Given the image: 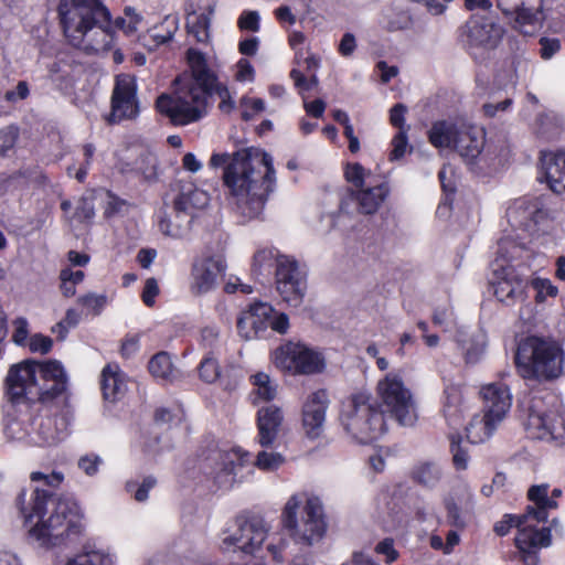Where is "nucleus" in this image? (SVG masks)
Listing matches in <instances>:
<instances>
[{
	"label": "nucleus",
	"mask_w": 565,
	"mask_h": 565,
	"mask_svg": "<svg viewBox=\"0 0 565 565\" xmlns=\"http://www.w3.org/2000/svg\"><path fill=\"white\" fill-rule=\"evenodd\" d=\"M209 166L223 168L222 180L228 200L245 218H255L264 210L276 184L273 157L257 148L233 153L213 152Z\"/></svg>",
	"instance_id": "nucleus-1"
},
{
	"label": "nucleus",
	"mask_w": 565,
	"mask_h": 565,
	"mask_svg": "<svg viewBox=\"0 0 565 565\" xmlns=\"http://www.w3.org/2000/svg\"><path fill=\"white\" fill-rule=\"evenodd\" d=\"M22 514L29 539L43 548L65 545L82 532L79 505L70 498L53 494L40 487L34 489Z\"/></svg>",
	"instance_id": "nucleus-2"
},
{
	"label": "nucleus",
	"mask_w": 565,
	"mask_h": 565,
	"mask_svg": "<svg viewBox=\"0 0 565 565\" xmlns=\"http://www.w3.org/2000/svg\"><path fill=\"white\" fill-rule=\"evenodd\" d=\"M57 12L71 45L96 54L113 47L111 14L100 0H60Z\"/></svg>",
	"instance_id": "nucleus-3"
},
{
	"label": "nucleus",
	"mask_w": 565,
	"mask_h": 565,
	"mask_svg": "<svg viewBox=\"0 0 565 565\" xmlns=\"http://www.w3.org/2000/svg\"><path fill=\"white\" fill-rule=\"evenodd\" d=\"M529 252L523 245L504 237L499 241L498 257L492 264L491 285L497 299L513 305L523 299L529 265L522 259Z\"/></svg>",
	"instance_id": "nucleus-4"
},
{
	"label": "nucleus",
	"mask_w": 565,
	"mask_h": 565,
	"mask_svg": "<svg viewBox=\"0 0 565 565\" xmlns=\"http://www.w3.org/2000/svg\"><path fill=\"white\" fill-rule=\"evenodd\" d=\"M281 525L296 544L315 545L327 532L322 502L308 493L292 494L282 509Z\"/></svg>",
	"instance_id": "nucleus-5"
},
{
	"label": "nucleus",
	"mask_w": 565,
	"mask_h": 565,
	"mask_svg": "<svg viewBox=\"0 0 565 565\" xmlns=\"http://www.w3.org/2000/svg\"><path fill=\"white\" fill-rule=\"evenodd\" d=\"M515 364L523 379L553 380L563 373L564 351L556 341L527 337L518 345Z\"/></svg>",
	"instance_id": "nucleus-6"
},
{
	"label": "nucleus",
	"mask_w": 565,
	"mask_h": 565,
	"mask_svg": "<svg viewBox=\"0 0 565 565\" xmlns=\"http://www.w3.org/2000/svg\"><path fill=\"white\" fill-rule=\"evenodd\" d=\"M347 436L358 444H370L386 431L384 415L367 393H355L343 401L339 415Z\"/></svg>",
	"instance_id": "nucleus-7"
},
{
	"label": "nucleus",
	"mask_w": 565,
	"mask_h": 565,
	"mask_svg": "<svg viewBox=\"0 0 565 565\" xmlns=\"http://www.w3.org/2000/svg\"><path fill=\"white\" fill-rule=\"evenodd\" d=\"M210 90L211 88L195 83L193 78L178 77L174 81L173 95L159 96L157 109L168 116L173 125H189L206 114Z\"/></svg>",
	"instance_id": "nucleus-8"
},
{
	"label": "nucleus",
	"mask_w": 565,
	"mask_h": 565,
	"mask_svg": "<svg viewBox=\"0 0 565 565\" xmlns=\"http://www.w3.org/2000/svg\"><path fill=\"white\" fill-rule=\"evenodd\" d=\"M429 141L437 148L457 151L470 164L483 150L486 132L481 127L466 121L439 120L429 130Z\"/></svg>",
	"instance_id": "nucleus-9"
},
{
	"label": "nucleus",
	"mask_w": 565,
	"mask_h": 565,
	"mask_svg": "<svg viewBox=\"0 0 565 565\" xmlns=\"http://www.w3.org/2000/svg\"><path fill=\"white\" fill-rule=\"evenodd\" d=\"M513 228L523 230L531 236L553 234L556 231L555 213L541 196H522L513 200L505 212Z\"/></svg>",
	"instance_id": "nucleus-10"
},
{
	"label": "nucleus",
	"mask_w": 565,
	"mask_h": 565,
	"mask_svg": "<svg viewBox=\"0 0 565 565\" xmlns=\"http://www.w3.org/2000/svg\"><path fill=\"white\" fill-rule=\"evenodd\" d=\"M376 395L382 407L401 425L415 424L417 419L415 402L401 372L392 371L380 379L376 384Z\"/></svg>",
	"instance_id": "nucleus-11"
},
{
	"label": "nucleus",
	"mask_w": 565,
	"mask_h": 565,
	"mask_svg": "<svg viewBox=\"0 0 565 565\" xmlns=\"http://www.w3.org/2000/svg\"><path fill=\"white\" fill-rule=\"evenodd\" d=\"M497 8L513 30L533 35L543 28L552 4L550 0H497Z\"/></svg>",
	"instance_id": "nucleus-12"
},
{
	"label": "nucleus",
	"mask_w": 565,
	"mask_h": 565,
	"mask_svg": "<svg viewBox=\"0 0 565 565\" xmlns=\"http://www.w3.org/2000/svg\"><path fill=\"white\" fill-rule=\"evenodd\" d=\"M268 529L258 518L237 516L226 523L221 533L220 546L223 551H241L254 554L263 545Z\"/></svg>",
	"instance_id": "nucleus-13"
},
{
	"label": "nucleus",
	"mask_w": 565,
	"mask_h": 565,
	"mask_svg": "<svg viewBox=\"0 0 565 565\" xmlns=\"http://www.w3.org/2000/svg\"><path fill=\"white\" fill-rule=\"evenodd\" d=\"M268 329L286 333L289 329V318L286 313L277 312L267 302L252 303L237 320L238 333L245 340L260 338Z\"/></svg>",
	"instance_id": "nucleus-14"
},
{
	"label": "nucleus",
	"mask_w": 565,
	"mask_h": 565,
	"mask_svg": "<svg viewBox=\"0 0 565 565\" xmlns=\"http://www.w3.org/2000/svg\"><path fill=\"white\" fill-rule=\"evenodd\" d=\"M277 369L290 375H311L326 367L322 354L302 343L287 342L273 352Z\"/></svg>",
	"instance_id": "nucleus-15"
},
{
	"label": "nucleus",
	"mask_w": 565,
	"mask_h": 565,
	"mask_svg": "<svg viewBox=\"0 0 565 565\" xmlns=\"http://www.w3.org/2000/svg\"><path fill=\"white\" fill-rule=\"evenodd\" d=\"M525 429L531 438L565 445V413L545 409L542 399L534 398L529 408Z\"/></svg>",
	"instance_id": "nucleus-16"
},
{
	"label": "nucleus",
	"mask_w": 565,
	"mask_h": 565,
	"mask_svg": "<svg viewBox=\"0 0 565 565\" xmlns=\"http://www.w3.org/2000/svg\"><path fill=\"white\" fill-rule=\"evenodd\" d=\"M249 461V454L241 448L231 451L213 450L203 460L201 469L212 477L220 488L230 489L243 476L241 469Z\"/></svg>",
	"instance_id": "nucleus-17"
},
{
	"label": "nucleus",
	"mask_w": 565,
	"mask_h": 565,
	"mask_svg": "<svg viewBox=\"0 0 565 565\" xmlns=\"http://www.w3.org/2000/svg\"><path fill=\"white\" fill-rule=\"evenodd\" d=\"M42 363L25 360L10 367L7 375V387L10 401L20 405L35 403L40 388V369Z\"/></svg>",
	"instance_id": "nucleus-18"
},
{
	"label": "nucleus",
	"mask_w": 565,
	"mask_h": 565,
	"mask_svg": "<svg viewBox=\"0 0 565 565\" xmlns=\"http://www.w3.org/2000/svg\"><path fill=\"white\" fill-rule=\"evenodd\" d=\"M534 514H522L518 519V534L515 545L522 554L525 565L539 564V552L551 545V529L546 526L537 527L539 523Z\"/></svg>",
	"instance_id": "nucleus-19"
},
{
	"label": "nucleus",
	"mask_w": 565,
	"mask_h": 565,
	"mask_svg": "<svg viewBox=\"0 0 565 565\" xmlns=\"http://www.w3.org/2000/svg\"><path fill=\"white\" fill-rule=\"evenodd\" d=\"M504 34L503 26L488 17H472L466 24L467 44L475 58L494 50Z\"/></svg>",
	"instance_id": "nucleus-20"
},
{
	"label": "nucleus",
	"mask_w": 565,
	"mask_h": 565,
	"mask_svg": "<svg viewBox=\"0 0 565 565\" xmlns=\"http://www.w3.org/2000/svg\"><path fill=\"white\" fill-rule=\"evenodd\" d=\"M72 420L71 411L65 407L57 415L41 414L31 423L32 436L29 446L52 447L58 445L68 436Z\"/></svg>",
	"instance_id": "nucleus-21"
},
{
	"label": "nucleus",
	"mask_w": 565,
	"mask_h": 565,
	"mask_svg": "<svg viewBox=\"0 0 565 565\" xmlns=\"http://www.w3.org/2000/svg\"><path fill=\"white\" fill-rule=\"evenodd\" d=\"M136 92V81L131 75L120 74L116 76L111 96V111L108 117L109 122L116 124L137 117L139 108Z\"/></svg>",
	"instance_id": "nucleus-22"
},
{
	"label": "nucleus",
	"mask_w": 565,
	"mask_h": 565,
	"mask_svg": "<svg viewBox=\"0 0 565 565\" xmlns=\"http://www.w3.org/2000/svg\"><path fill=\"white\" fill-rule=\"evenodd\" d=\"M225 270L220 255L204 253L198 256L191 267L190 289L193 295H205L217 286L218 276Z\"/></svg>",
	"instance_id": "nucleus-23"
},
{
	"label": "nucleus",
	"mask_w": 565,
	"mask_h": 565,
	"mask_svg": "<svg viewBox=\"0 0 565 565\" xmlns=\"http://www.w3.org/2000/svg\"><path fill=\"white\" fill-rule=\"evenodd\" d=\"M40 388L41 395L36 402L42 404L58 399L64 406L68 401L67 374L61 362L51 360L42 363L40 369Z\"/></svg>",
	"instance_id": "nucleus-24"
},
{
	"label": "nucleus",
	"mask_w": 565,
	"mask_h": 565,
	"mask_svg": "<svg viewBox=\"0 0 565 565\" xmlns=\"http://www.w3.org/2000/svg\"><path fill=\"white\" fill-rule=\"evenodd\" d=\"M285 414L277 404H265L256 414L257 435L255 441L262 448H271L282 428Z\"/></svg>",
	"instance_id": "nucleus-25"
},
{
	"label": "nucleus",
	"mask_w": 565,
	"mask_h": 565,
	"mask_svg": "<svg viewBox=\"0 0 565 565\" xmlns=\"http://www.w3.org/2000/svg\"><path fill=\"white\" fill-rule=\"evenodd\" d=\"M329 406V395L324 390L312 392L302 405V426L306 435L318 438L324 426L326 412Z\"/></svg>",
	"instance_id": "nucleus-26"
},
{
	"label": "nucleus",
	"mask_w": 565,
	"mask_h": 565,
	"mask_svg": "<svg viewBox=\"0 0 565 565\" xmlns=\"http://www.w3.org/2000/svg\"><path fill=\"white\" fill-rule=\"evenodd\" d=\"M482 412L497 420L503 422L512 406V394L508 385L492 382L481 386Z\"/></svg>",
	"instance_id": "nucleus-27"
},
{
	"label": "nucleus",
	"mask_w": 565,
	"mask_h": 565,
	"mask_svg": "<svg viewBox=\"0 0 565 565\" xmlns=\"http://www.w3.org/2000/svg\"><path fill=\"white\" fill-rule=\"evenodd\" d=\"M540 169L551 191L565 194V148L541 151Z\"/></svg>",
	"instance_id": "nucleus-28"
},
{
	"label": "nucleus",
	"mask_w": 565,
	"mask_h": 565,
	"mask_svg": "<svg viewBox=\"0 0 565 565\" xmlns=\"http://www.w3.org/2000/svg\"><path fill=\"white\" fill-rule=\"evenodd\" d=\"M391 193L387 182H381L374 186H364L352 192V198L362 214L376 213Z\"/></svg>",
	"instance_id": "nucleus-29"
},
{
	"label": "nucleus",
	"mask_w": 565,
	"mask_h": 565,
	"mask_svg": "<svg viewBox=\"0 0 565 565\" xmlns=\"http://www.w3.org/2000/svg\"><path fill=\"white\" fill-rule=\"evenodd\" d=\"M185 58L190 74H183L180 77L193 78L195 83L211 88V85L215 84L217 76L210 68L206 54L195 47H190L186 51Z\"/></svg>",
	"instance_id": "nucleus-30"
},
{
	"label": "nucleus",
	"mask_w": 565,
	"mask_h": 565,
	"mask_svg": "<svg viewBox=\"0 0 565 565\" xmlns=\"http://www.w3.org/2000/svg\"><path fill=\"white\" fill-rule=\"evenodd\" d=\"M102 391L109 402L120 399L127 391V379L117 364H107L102 371Z\"/></svg>",
	"instance_id": "nucleus-31"
},
{
	"label": "nucleus",
	"mask_w": 565,
	"mask_h": 565,
	"mask_svg": "<svg viewBox=\"0 0 565 565\" xmlns=\"http://www.w3.org/2000/svg\"><path fill=\"white\" fill-rule=\"evenodd\" d=\"M502 422L484 412L476 414L466 427L467 438L471 444H481L490 439Z\"/></svg>",
	"instance_id": "nucleus-32"
},
{
	"label": "nucleus",
	"mask_w": 565,
	"mask_h": 565,
	"mask_svg": "<svg viewBox=\"0 0 565 565\" xmlns=\"http://www.w3.org/2000/svg\"><path fill=\"white\" fill-rule=\"evenodd\" d=\"M527 497L533 505L527 507L524 514H534L536 521L546 522L548 511L557 508L556 500L548 497L547 484L532 486L527 491Z\"/></svg>",
	"instance_id": "nucleus-33"
},
{
	"label": "nucleus",
	"mask_w": 565,
	"mask_h": 565,
	"mask_svg": "<svg viewBox=\"0 0 565 565\" xmlns=\"http://www.w3.org/2000/svg\"><path fill=\"white\" fill-rule=\"evenodd\" d=\"M61 565H116V556L108 550L85 545Z\"/></svg>",
	"instance_id": "nucleus-34"
},
{
	"label": "nucleus",
	"mask_w": 565,
	"mask_h": 565,
	"mask_svg": "<svg viewBox=\"0 0 565 565\" xmlns=\"http://www.w3.org/2000/svg\"><path fill=\"white\" fill-rule=\"evenodd\" d=\"M443 414L451 427H457L462 419L463 405L458 385L447 384L444 390Z\"/></svg>",
	"instance_id": "nucleus-35"
},
{
	"label": "nucleus",
	"mask_w": 565,
	"mask_h": 565,
	"mask_svg": "<svg viewBox=\"0 0 565 565\" xmlns=\"http://www.w3.org/2000/svg\"><path fill=\"white\" fill-rule=\"evenodd\" d=\"M457 342L467 363L479 361L486 349V334L480 332L468 333L465 330L457 332Z\"/></svg>",
	"instance_id": "nucleus-36"
},
{
	"label": "nucleus",
	"mask_w": 565,
	"mask_h": 565,
	"mask_svg": "<svg viewBox=\"0 0 565 565\" xmlns=\"http://www.w3.org/2000/svg\"><path fill=\"white\" fill-rule=\"evenodd\" d=\"M209 202L210 195L206 191L192 189L180 193L174 200V206L177 212H183L192 217L195 211L203 210L209 205Z\"/></svg>",
	"instance_id": "nucleus-37"
},
{
	"label": "nucleus",
	"mask_w": 565,
	"mask_h": 565,
	"mask_svg": "<svg viewBox=\"0 0 565 565\" xmlns=\"http://www.w3.org/2000/svg\"><path fill=\"white\" fill-rule=\"evenodd\" d=\"M192 217L183 212H177L175 206L171 214L164 215L159 221V228L162 234L172 238H182L190 228Z\"/></svg>",
	"instance_id": "nucleus-38"
},
{
	"label": "nucleus",
	"mask_w": 565,
	"mask_h": 565,
	"mask_svg": "<svg viewBox=\"0 0 565 565\" xmlns=\"http://www.w3.org/2000/svg\"><path fill=\"white\" fill-rule=\"evenodd\" d=\"M250 380L254 386L252 393L253 404L257 405L262 402L270 404L269 402L274 401L278 393L277 383L264 372L254 374Z\"/></svg>",
	"instance_id": "nucleus-39"
},
{
	"label": "nucleus",
	"mask_w": 565,
	"mask_h": 565,
	"mask_svg": "<svg viewBox=\"0 0 565 565\" xmlns=\"http://www.w3.org/2000/svg\"><path fill=\"white\" fill-rule=\"evenodd\" d=\"M148 369L154 379L164 383H171L177 377L171 356L167 352L154 354L148 363Z\"/></svg>",
	"instance_id": "nucleus-40"
},
{
	"label": "nucleus",
	"mask_w": 565,
	"mask_h": 565,
	"mask_svg": "<svg viewBox=\"0 0 565 565\" xmlns=\"http://www.w3.org/2000/svg\"><path fill=\"white\" fill-rule=\"evenodd\" d=\"M210 24L211 19L207 13H190L186 19L189 36L193 38L198 43L207 44L210 42Z\"/></svg>",
	"instance_id": "nucleus-41"
},
{
	"label": "nucleus",
	"mask_w": 565,
	"mask_h": 565,
	"mask_svg": "<svg viewBox=\"0 0 565 565\" xmlns=\"http://www.w3.org/2000/svg\"><path fill=\"white\" fill-rule=\"evenodd\" d=\"M380 24L390 32L406 30L412 24V18L406 11L390 8L383 11Z\"/></svg>",
	"instance_id": "nucleus-42"
},
{
	"label": "nucleus",
	"mask_w": 565,
	"mask_h": 565,
	"mask_svg": "<svg viewBox=\"0 0 565 565\" xmlns=\"http://www.w3.org/2000/svg\"><path fill=\"white\" fill-rule=\"evenodd\" d=\"M414 479L425 487H435L443 477V470L435 462H420L413 470Z\"/></svg>",
	"instance_id": "nucleus-43"
},
{
	"label": "nucleus",
	"mask_w": 565,
	"mask_h": 565,
	"mask_svg": "<svg viewBox=\"0 0 565 565\" xmlns=\"http://www.w3.org/2000/svg\"><path fill=\"white\" fill-rule=\"evenodd\" d=\"M277 291L285 302L291 307H298L302 302L306 291V280H292L291 282L276 284Z\"/></svg>",
	"instance_id": "nucleus-44"
},
{
	"label": "nucleus",
	"mask_w": 565,
	"mask_h": 565,
	"mask_svg": "<svg viewBox=\"0 0 565 565\" xmlns=\"http://www.w3.org/2000/svg\"><path fill=\"white\" fill-rule=\"evenodd\" d=\"M179 19L175 15H167L161 26H156L148 31V36L153 40V44L149 45L150 49L170 41L178 30Z\"/></svg>",
	"instance_id": "nucleus-45"
},
{
	"label": "nucleus",
	"mask_w": 565,
	"mask_h": 565,
	"mask_svg": "<svg viewBox=\"0 0 565 565\" xmlns=\"http://www.w3.org/2000/svg\"><path fill=\"white\" fill-rule=\"evenodd\" d=\"M28 418H11L7 417L4 434L8 439L24 443L29 445V439L32 436V427L30 429L26 425Z\"/></svg>",
	"instance_id": "nucleus-46"
},
{
	"label": "nucleus",
	"mask_w": 565,
	"mask_h": 565,
	"mask_svg": "<svg viewBox=\"0 0 565 565\" xmlns=\"http://www.w3.org/2000/svg\"><path fill=\"white\" fill-rule=\"evenodd\" d=\"M306 280L302 273L299 270L295 260L280 256L277 260L276 269V284L288 282L292 280Z\"/></svg>",
	"instance_id": "nucleus-47"
},
{
	"label": "nucleus",
	"mask_w": 565,
	"mask_h": 565,
	"mask_svg": "<svg viewBox=\"0 0 565 565\" xmlns=\"http://www.w3.org/2000/svg\"><path fill=\"white\" fill-rule=\"evenodd\" d=\"M267 449L264 448L256 455L254 467L265 472H274L286 462V458L281 452L268 451Z\"/></svg>",
	"instance_id": "nucleus-48"
},
{
	"label": "nucleus",
	"mask_w": 565,
	"mask_h": 565,
	"mask_svg": "<svg viewBox=\"0 0 565 565\" xmlns=\"http://www.w3.org/2000/svg\"><path fill=\"white\" fill-rule=\"evenodd\" d=\"M344 177L349 183L355 186L356 190H360L367 185L372 171L358 162H349L344 169Z\"/></svg>",
	"instance_id": "nucleus-49"
},
{
	"label": "nucleus",
	"mask_w": 565,
	"mask_h": 565,
	"mask_svg": "<svg viewBox=\"0 0 565 565\" xmlns=\"http://www.w3.org/2000/svg\"><path fill=\"white\" fill-rule=\"evenodd\" d=\"M450 450L452 461L457 470H465L469 462L468 446L462 443L459 436H450Z\"/></svg>",
	"instance_id": "nucleus-50"
},
{
	"label": "nucleus",
	"mask_w": 565,
	"mask_h": 565,
	"mask_svg": "<svg viewBox=\"0 0 565 565\" xmlns=\"http://www.w3.org/2000/svg\"><path fill=\"white\" fill-rule=\"evenodd\" d=\"M277 253L271 248L259 249L254 256V271L258 274L269 273L271 267L277 264Z\"/></svg>",
	"instance_id": "nucleus-51"
},
{
	"label": "nucleus",
	"mask_w": 565,
	"mask_h": 565,
	"mask_svg": "<svg viewBox=\"0 0 565 565\" xmlns=\"http://www.w3.org/2000/svg\"><path fill=\"white\" fill-rule=\"evenodd\" d=\"M533 289L536 291L535 299L537 302H544L548 297H556L558 288L547 278L536 277L531 281Z\"/></svg>",
	"instance_id": "nucleus-52"
},
{
	"label": "nucleus",
	"mask_w": 565,
	"mask_h": 565,
	"mask_svg": "<svg viewBox=\"0 0 565 565\" xmlns=\"http://www.w3.org/2000/svg\"><path fill=\"white\" fill-rule=\"evenodd\" d=\"M221 374L217 361L211 356H205L199 365L200 379L206 383H214Z\"/></svg>",
	"instance_id": "nucleus-53"
},
{
	"label": "nucleus",
	"mask_w": 565,
	"mask_h": 565,
	"mask_svg": "<svg viewBox=\"0 0 565 565\" xmlns=\"http://www.w3.org/2000/svg\"><path fill=\"white\" fill-rule=\"evenodd\" d=\"M29 321L24 317H18L12 321L11 339L14 344L25 347L30 340Z\"/></svg>",
	"instance_id": "nucleus-54"
},
{
	"label": "nucleus",
	"mask_w": 565,
	"mask_h": 565,
	"mask_svg": "<svg viewBox=\"0 0 565 565\" xmlns=\"http://www.w3.org/2000/svg\"><path fill=\"white\" fill-rule=\"evenodd\" d=\"M239 107L242 118L248 121L265 110V102L260 98L244 96L239 102Z\"/></svg>",
	"instance_id": "nucleus-55"
},
{
	"label": "nucleus",
	"mask_w": 565,
	"mask_h": 565,
	"mask_svg": "<svg viewBox=\"0 0 565 565\" xmlns=\"http://www.w3.org/2000/svg\"><path fill=\"white\" fill-rule=\"evenodd\" d=\"M104 459L97 454H85L78 458L77 467L87 476L95 477L99 472Z\"/></svg>",
	"instance_id": "nucleus-56"
},
{
	"label": "nucleus",
	"mask_w": 565,
	"mask_h": 565,
	"mask_svg": "<svg viewBox=\"0 0 565 565\" xmlns=\"http://www.w3.org/2000/svg\"><path fill=\"white\" fill-rule=\"evenodd\" d=\"M49 76L52 82L60 87L67 86L70 83L68 65L63 61H53L49 66Z\"/></svg>",
	"instance_id": "nucleus-57"
},
{
	"label": "nucleus",
	"mask_w": 565,
	"mask_h": 565,
	"mask_svg": "<svg viewBox=\"0 0 565 565\" xmlns=\"http://www.w3.org/2000/svg\"><path fill=\"white\" fill-rule=\"evenodd\" d=\"M126 18L116 20L117 26L124 30L126 34H134L142 20V17L131 7L125 9Z\"/></svg>",
	"instance_id": "nucleus-58"
},
{
	"label": "nucleus",
	"mask_w": 565,
	"mask_h": 565,
	"mask_svg": "<svg viewBox=\"0 0 565 565\" xmlns=\"http://www.w3.org/2000/svg\"><path fill=\"white\" fill-rule=\"evenodd\" d=\"M215 94L220 98L218 107L224 113H230L234 109V100L226 85L220 83L215 78V84L211 85L209 95Z\"/></svg>",
	"instance_id": "nucleus-59"
},
{
	"label": "nucleus",
	"mask_w": 565,
	"mask_h": 565,
	"mask_svg": "<svg viewBox=\"0 0 565 565\" xmlns=\"http://www.w3.org/2000/svg\"><path fill=\"white\" fill-rule=\"evenodd\" d=\"M392 150L390 152V161L402 159L408 149L407 129L399 130L392 139Z\"/></svg>",
	"instance_id": "nucleus-60"
},
{
	"label": "nucleus",
	"mask_w": 565,
	"mask_h": 565,
	"mask_svg": "<svg viewBox=\"0 0 565 565\" xmlns=\"http://www.w3.org/2000/svg\"><path fill=\"white\" fill-rule=\"evenodd\" d=\"M237 26L242 31L258 32L260 15L256 10H244L237 19Z\"/></svg>",
	"instance_id": "nucleus-61"
},
{
	"label": "nucleus",
	"mask_w": 565,
	"mask_h": 565,
	"mask_svg": "<svg viewBox=\"0 0 565 565\" xmlns=\"http://www.w3.org/2000/svg\"><path fill=\"white\" fill-rule=\"evenodd\" d=\"M513 104V98L510 95H507L502 100H490L482 106V110L486 116L492 118V117H499L502 114L510 110Z\"/></svg>",
	"instance_id": "nucleus-62"
},
{
	"label": "nucleus",
	"mask_w": 565,
	"mask_h": 565,
	"mask_svg": "<svg viewBox=\"0 0 565 565\" xmlns=\"http://www.w3.org/2000/svg\"><path fill=\"white\" fill-rule=\"evenodd\" d=\"M136 482L128 481L126 483V490L130 493H134V498L138 502H145L149 497V491L156 486V479L152 477H147L143 479L140 486L135 490Z\"/></svg>",
	"instance_id": "nucleus-63"
},
{
	"label": "nucleus",
	"mask_w": 565,
	"mask_h": 565,
	"mask_svg": "<svg viewBox=\"0 0 565 565\" xmlns=\"http://www.w3.org/2000/svg\"><path fill=\"white\" fill-rule=\"evenodd\" d=\"M30 352L46 354L51 351L53 347V341L50 337L44 335L42 333H35L30 337V340L25 345Z\"/></svg>",
	"instance_id": "nucleus-64"
}]
</instances>
